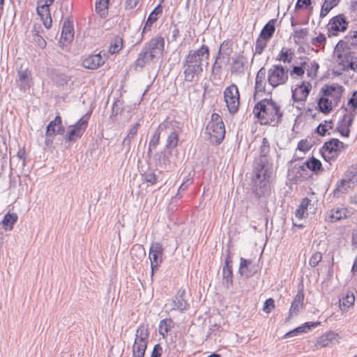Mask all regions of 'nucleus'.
<instances>
[{
  "mask_svg": "<svg viewBox=\"0 0 357 357\" xmlns=\"http://www.w3.org/2000/svg\"><path fill=\"white\" fill-rule=\"evenodd\" d=\"M269 151V142L264 137L259 147L260 158L254 163L252 177V190L258 197L267 196L271 192L270 178L272 169L266 158Z\"/></svg>",
  "mask_w": 357,
  "mask_h": 357,
  "instance_id": "f257e3e1",
  "label": "nucleus"
},
{
  "mask_svg": "<svg viewBox=\"0 0 357 357\" xmlns=\"http://www.w3.org/2000/svg\"><path fill=\"white\" fill-rule=\"evenodd\" d=\"M208 58L209 48L206 45H202L198 50H190L183 63L185 80L193 82L195 77L203 71V61H207Z\"/></svg>",
  "mask_w": 357,
  "mask_h": 357,
  "instance_id": "f03ea898",
  "label": "nucleus"
},
{
  "mask_svg": "<svg viewBox=\"0 0 357 357\" xmlns=\"http://www.w3.org/2000/svg\"><path fill=\"white\" fill-rule=\"evenodd\" d=\"M254 114L261 124L277 126L281 121L282 113L280 107L272 100L264 99L256 104Z\"/></svg>",
  "mask_w": 357,
  "mask_h": 357,
  "instance_id": "7ed1b4c3",
  "label": "nucleus"
},
{
  "mask_svg": "<svg viewBox=\"0 0 357 357\" xmlns=\"http://www.w3.org/2000/svg\"><path fill=\"white\" fill-rule=\"evenodd\" d=\"M165 48V40L157 36L146 43L135 61V68H143L146 64L155 62L162 54Z\"/></svg>",
  "mask_w": 357,
  "mask_h": 357,
  "instance_id": "20e7f679",
  "label": "nucleus"
},
{
  "mask_svg": "<svg viewBox=\"0 0 357 357\" xmlns=\"http://www.w3.org/2000/svg\"><path fill=\"white\" fill-rule=\"evenodd\" d=\"M159 130L162 131L163 135L167 136V149L172 151L177 146L178 136L182 131L179 122L167 119L159 124Z\"/></svg>",
  "mask_w": 357,
  "mask_h": 357,
  "instance_id": "39448f33",
  "label": "nucleus"
},
{
  "mask_svg": "<svg viewBox=\"0 0 357 357\" xmlns=\"http://www.w3.org/2000/svg\"><path fill=\"white\" fill-rule=\"evenodd\" d=\"M206 133L208 135L211 143L219 144L223 140L225 135V124L222 117L216 114H211L206 128Z\"/></svg>",
  "mask_w": 357,
  "mask_h": 357,
  "instance_id": "423d86ee",
  "label": "nucleus"
},
{
  "mask_svg": "<svg viewBox=\"0 0 357 357\" xmlns=\"http://www.w3.org/2000/svg\"><path fill=\"white\" fill-rule=\"evenodd\" d=\"M149 332L147 326L141 324L137 329L132 346V357H144L147 348Z\"/></svg>",
  "mask_w": 357,
  "mask_h": 357,
  "instance_id": "0eeeda50",
  "label": "nucleus"
},
{
  "mask_svg": "<svg viewBox=\"0 0 357 357\" xmlns=\"http://www.w3.org/2000/svg\"><path fill=\"white\" fill-rule=\"evenodd\" d=\"M89 119V116L85 115L81 117L74 125L69 126L64 136V140L75 142L79 139L87 128Z\"/></svg>",
  "mask_w": 357,
  "mask_h": 357,
  "instance_id": "6e6552de",
  "label": "nucleus"
},
{
  "mask_svg": "<svg viewBox=\"0 0 357 357\" xmlns=\"http://www.w3.org/2000/svg\"><path fill=\"white\" fill-rule=\"evenodd\" d=\"M288 79V70L281 65H273L268 70V82L273 88L282 85Z\"/></svg>",
  "mask_w": 357,
  "mask_h": 357,
  "instance_id": "1a4fd4ad",
  "label": "nucleus"
},
{
  "mask_svg": "<svg viewBox=\"0 0 357 357\" xmlns=\"http://www.w3.org/2000/svg\"><path fill=\"white\" fill-rule=\"evenodd\" d=\"M240 95L238 87L232 84L227 86L224 91V99L229 113L234 114L239 109Z\"/></svg>",
  "mask_w": 357,
  "mask_h": 357,
  "instance_id": "9d476101",
  "label": "nucleus"
},
{
  "mask_svg": "<svg viewBox=\"0 0 357 357\" xmlns=\"http://www.w3.org/2000/svg\"><path fill=\"white\" fill-rule=\"evenodd\" d=\"M343 146V142L335 138L326 142L321 150L324 159L327 162L335 160L338 156L340 147Z\"/></svg>",
  "mask_w": 357,
  "mask_h": 357,
  "instance_id": "9b49d317",
  "label": "nucleus"
},
{
  "mask_svg": "<svg viewBox=\"0 0 357 357\" xmlns=\"http://www.w3.org/2000/svg\"><path fill=\"white\" fill-rule=\"evenodd\" d=\"M163 247L159 242L152 243L149 249V259L151 261V278L154 271L158 270L162 261Z\"/></svg>",
  "mask_w": 357,
  "mask_h": 357,
  "instance_id": "f8f14e48",
  "label": "nucleus"
},
{
  "mask_svg": "<svg viewBox=\"0 0 357 357\" xmlns=\"http://www.w3.org/2000/svg\"><path fill=\"white\" fill-rule=\"evenodd\" d=\"M311 89L312 84L310 82L303 81L301 84L296 85V88L291 90L294 102H305Z\"/></svg>",
  "mask_w": 357,
  "mask_h": 357,
  "instance_id": "ddd939ff",
  "label": "nucleus"
},
{
  "mask_svg": "<svg viewBox=\"0 0 357 357\" xmlns=\"http://www.w3.org/2000/svg\"><path fill=\"white\" fill-rule=\"evenodd\" d=\"M106 59V53L100 52L98 54L89 55L84 59L82 61V66L85 68L95 70L103 65Z\"/></svg>",
  "mask_w": 357,
  "mask_h": 357,
  "instance_id": "4468645a",
  "label": "nucleus"
},
{
  "mask_svg": "<svg viewBox=\"0 0 357 357\" xmlns=\"http://www.w3.org/2000/svg\"><path fill=\"white\" fill-rule=\"evenodd\" d=\"M348 22L345 16L342 14L333 17L328 24V29L333 35H336L337 32L344 31L347 29Z\"/></svg>",
  "mask_w": 357,
  "mask_h": 357,
  "instance_id": "2eb2a0df",
  "label": "nucleus"
},
{
  "mask_svg": "<svg viewBox=\"0 0 357 357\" xmlns=\"http://www.w3.org/2000/svg\"><path fill=\"white\" fill-rule=\"evenodd\" d=\"M16 82L19 84L21 90L26 91L29 89L32 84L31 73L27 68L22 66L17 71V79Z\"/></svg>",
  "mask_w": 357,
  "mask_h": 357,
  "instance_id": "dca6fc26",
  "label": "nucleus"
},
{
  "mask_svg": "<svg viewBox=\"0 0 357 357\" xmlns=\"http://www.w3.org/2000/svg\"><path fill=\"white\" fill-rule=\"evenodd\" d=\"M64 127L62 124V119L59 115L56 116L54 120L51 121L46 128V136L54 137L56 135H63Z\"/></svg>",
  "mask_w": 357,
  "mask_h": 357,
  "instance_id": "f3484780",
  "label": "nucleus"
},
{
  "mask_svg": "<svg viewBox=\"0 0 357 357\" xmlns=\"http://www.w3.org/2000/svg\"><path fill=\"white\" fill-rule=\"evenodd\" d=\"M36 12L43 21L44 26L47 29H50L52 25V20L50 15V6L38 0Z\"/></svg>",
  "mask_w": 357,
  "mask_h": 357,
  "instance_id": "a211bd4d",
  "label": "nucleus"
},
{
  "mask_svg": "<svg viewBox=\"0 0 357 357\" xmlns=\"http://www.w3.org/2000/svg\"><path fill=\"white\" fill-rule=\"evenodd\" d=\"M343 87L337 84H333L330 86H325L321 91L324 96L331 98V100L337 105L342 97Z\"/></svg>",
  "mask_w": 357,
  "mask_h": 357,
  "instance_id": "6ab92c4d",
  "label": "nucleus"
},
{
  "mask_svg": "<svg viewBox=\"0 0 357 357\" xmlns=\"http://www.w3.org/2000/svg\"><path fill=\"white\" fill-rule=\"evenodd\" d=\"M185 289H179L174 296V298L172 300V310H178L181 312H183L185 310H187L190 305L185 299Z\"/></svg>",
  "mask_w": 357,
  "mask_h": 357,
  "instance_id": "aec40b11",
  "label": "nucleus"
},
{
  "mask_svg": "<svg viewBox=\"0 0 357 357\" xmlns=\"http://www.w3.org/2000/svg\"><path fill=\"white\" fill-rule=\"evenodd\" d=\"M304 293L303 289L297 291L296 296L291 302L289 311V318L297 316L303 307Z\"/></svg>",
  "mask_w": 357,
  "mask_h": 357,
  "instance_id": "412c9836",
  "label": "nucleus"
},
{
  "mask_svg": "<svg viewBox=\"0 0 357 357\" xmlns=\"http://www.w3.org/2000/svg\"><path fill=\"white\" fill-rule=\"evenodd\" d=\"M349 45L357 46V30L350 31L344 38V40H340L336 45L337 52L340 49H349ZM337 56L341 57L342 54L337 53Z\"/></svg>",
  "mask_w": 357,
  "mask_h": 357,
  "instance_id": "4be33fe9",
  "label": "nucleus"
},
{
  "mask_svg": "<svg viewBox=\"0 0 357 357\" xmlns=\"http://www.w3.org/2000/svg\"><path fill=\"white\" fill-rule=\"evenodd\" d=\"M231 73L236 75H243L247 63V59L241 54L236 55L231 59Z\"/></svg>",
  "mask_w": 357,
  "mask_h": 357,
  "instance_id": "5701e85b",
  "label": "nucleus"
},
{
  "mask_svg": "<svg viewBox=\"0 0 357 357\" xmlns=\"http://www.w3.org/2000/svg\"><path fill=\"white\" fill-rule=\"evenodd\" d=\"M354 114L350 115L344 114L341 121L338 123L337 130L340 135L343 137H348L350 134V127L352 126Z\"/></svg>",
  "mask_w": 357,
  "mask_h": 357,
  "instance_id": "b1692460",
  "label": "nucleus"
},
{
  "mask_svg": "<svg viewBox=\"0 0 357 357\" xmlns=\"http://www.w3.org/2000/svg\"><path fill=\"white\" fill-rule=\"evenodd\" d=\"M337 342H338V334L333 331H328L317 340L315 346L317 348H322Z\"/></svg>",
  "mask_w": 357,
  "mask_h": 357,
  "instance_id": "393cba45",
  "label": "nucleus"
},
{
  "mask_svg": "<svg viewBox=\"0 0 357 357\" xmlns=\"http://www.w3.org/2000/svg\"><path fill=\"white\" fill-rule=\"evenodd\" d=\"M231 262V257L228 256L225 259V264L222 268L223 284L227 289L231 287L233 284Z\"/></svg>",
  "mask_w": 357,
  "mask_h": 357,
  "instance_id": "a878e982",
  "label": "nucleus"
},
{
  "mask_svg": "<svg viewBox=\"0 0 357 357\" xmlns=\"http://www.w3.org/2000/svg\"><path fill=\"white\" fill-rule=\"evenodd\" d=\"M74 38V29L72 22L69 20H66L63 22L61 40L63 43H68Z\"/></svg>",
  "mask_w": 357,
  "mask_h": 357,
  "instance_id": "bb28decb",
  "label": "nucleus"
},
{
  "mask_svg": "<svg viewBox=\"0 0 357 357\" xmlns=\"http://www.w3.org/2000/svg\"><path fill=\"white\" fill-rule=\"evenodd\" d=\"M319 322H307L305 323L301 326H298L294 330L287 333L284 335L285 337H294L299 335L301 334L307 333L308 331H310L312 328H314L319 325Z\"/></svg>",
  "mask_w": 357,
  "mask_h": 357,
  "instance_id": "cd10ccee",
  "label": "nucleus"
},
{
  "mask_svg": "<svg viewBox=\"0 0 357 357\" xmlns=\"http://www.w3.org/2000/svg\"><path fill=\"white\" fill-rule=\"evenodd\" d=\"M42 30V27L40 25L34 24L33 29L31 31V35L33 41L35 44L40 48L43 49L46 47V41L43 38L42 36L40 35V32Z\"/></svg>",
  "mask_w": 357,
  "mask_h": 357,
  "instance_id": "c85d7f7f",
  "label": "nucleus"
},
{
  "mask_svg": "<svg viewBox=\"0 0 357 357\" xmlns=\"http://www.w3.org/2000/svg\"><path fill=\"white\" fill-rule=\"evenodd\" d=\"M266 70L264 68H260L257 72L255 78V93L264 92L266 86Z\"/></svg>",
  "mask_w": 357,
  "mask_h": 357,
  "instance_id": "c756f323",
  "label": "nucleus"
},
{
  "mask_svg": "<svg viewBox=\"0 0 357 357\" xmlns=\"http://www.w3.org/2000/svg\"><path fill=\"white\" fill-rule=\"evenodd\" d=\"M18 220V215L15 213H10L8 211L6 214H5L2 221L1 225L3 228L6 231H11L13 229L15 224L17 222Z\"/></svg>",
  "mask_w": 357,
  "mask_h": 357,
  "instance_id": "7c9ffc66",
  "label": "nucleus"
},
{
  "mask_svg": "<svg viewBox=\"0 0 357 357\" xmlns=\"http://www.w3.org/2000/svg\"><path fill=\"white\" fill-rule=\"evenodd\" d=\"M251 264L252 261L250 260L241 257L238 273L246 278L251 277L254 273V271L250 268Z\"/></svg>",
  "mask_w": 357,
  "mask_h": 357,
  "instance_id": "2f4dec72",
  "label": "nucleus"
},
{
  "mask_svg": "<svg viewBox=\"0 0 357 357\" xmlns=\"http://www.w3.org/2000/svg\"><path fill=\"white\" fill-rule=\"evenodd\" d=\"M162 13V8L158 5L149 15L148 19L144 24L143 33L146 31H150L153 23H155L158 18V15Z\"/></svg>",
  "mask_w": 357,
  "mask_h": 357,
  "instance_id": "473e14b6",
  "label": "nucleus"
},
{
  "mask_svg": "<svg viewBox=\"0 0 357 357\" xmlns=\"http://www.w3.org/2000/svg\"><path fill=\"white\" fill-rule=\"evenodd\" d=\"M322 165L319 160L311 157L308 160H305L303 164L300 167L302 170H305V168L311 170L313 172H317L321 169Z\"/></svg>",
  "mask_w": 357,
  "mask_h": 357,
  "instance_id": "72a5a7b5",
  "label": "nucleus"
},
{
  "mask_svg": "<svg viewBox=\"0 0 357 357\" xmlns=\"http://www.w3.org/2000/svg\"><path fill=\"white\" fill-rule=\"evenodd\" d=\"M353 187L352 184L344 176L342 179L337 183L334 190V196L339 197L340 194L347 193L348 190Z\"/></svg>",
  "mask_w": 357,
  "mask_h": 357,
  "instance_id": "f704fd0d",
  "label": "nucleus"
},
{
  "mask_svg": "<svg viewBox=\"0 0 357 357\" xmlns=\"http://www.w3.org/2000/svg\"><path fill=\"white\" fill-rule=\"evenodd\" d=\"M319 68V65L317 61H305V71H306L307 77L310 79H314L317 77Z\"/></svg>",
  "mask_w": 357,
  "mask_h": 357,
  "instance_id": "c9c22d12",
  "label": "nucleus"
},
{
  "mask_svg": "<svg viewBox=\"0 0 357 357\" xmlns=\"http://www.w3.org/2000/svg\"><path fill=\"white\" fill-rule=\"evenodd\" d=\"M340 1V0H324L319 14L320 18L325 17L333 8L338 5Z\"/></svg>",
  "mask_w": 357,
  "mask_h": 357,
  "instance_id": "e433bc0d",
  "label": "nucleus"
},
{
  "mask_svg": "<svg viewBox=\"0 0 357 357\" xmlns=\"http://www.w3.org/2000/svg\"><path fill=\"white\" fill-rule=\"evenodd\" d=\"M334 102L329 100V98L324 96L319 99L318 107L321 112L328 113L332 109V105Z\"/></svg>",
  "mask_w": 357,
  "mask_h": 357,
  "instance_id": "4c0bfd02",
  "label": "nucleus"
},
{
  "mask_svg": "<svg viewBox=\"0 0 357 357\" xmlns=\"http://www.w3.org/2000/svg\"><path fill=\"white\" fill-rule=\"evenodd\" d=\"M355 297L353 294H347L342 299H340V307L342 312L347 311L349 307L354 305Z\"/></svg>",
  "mask_w": 357,
  "mask_h": 357,
  "instance_id": "58836bf2",
  "label": "nucleus"
},
{
  "mask_svg": "<svg viewBox=\"0 0 357 357\" xmlns=\"http://www.w3.org/2000/svg\"><path fill=\"white\" fill-rule=\"evenodd\" d=\"M109 0H96V10L101 17H105L108 13Z\"/></svg>",
  "mask_w": 357,
  "mask_h": 357,
  "instance_id": "ea45409f",
  "label": "nucleus"
},
{
  "mask_svg": "<svg viewBox=\"0 0 357 357\" xmlns=\"http://www.w3.org/2000/svg\"><path fill=\"white\" fill-rule=\"evenodd\" d=\"M123 38L120 36H116L111 42L109 47V52L111 54L118 53L123 47Z\"/></svg>",
  "mask_w": 357,
  "mask_h": 357,
  "instance_id": "a19ab883",
  "label": "nucleus"
},
{
  "mask_svg": "<svg viewBox=\"0 0 357 357\" xmlns=\"http://www.w3.org/2000/svg\"><path fill=\"white\" fill-rule=\"evenodd\" d=\"M275 30V28L273 22H269L264 26L259 36L269 40L273 36Z\"/></svg>",
  "mask_w": 357,
  "mask_h": 357,
  "instance_id": "79ce46f5",
  "label": "nucleus"
},
{
  "mask_svg": "<svg viewBox=\"0 0 357 357\" xmlns=\"http://www.w3.org/2000/svg\"><path fill=\"white\" fill-rule=\"evenodd\" d=\"M344 176L354 186L357 183V166L349 167Z\"/></svg>",
  "mask_w": 357,
  "mask_h": 357,
  "instance_id": "37998d69",
  "label": "nucleus"
},
{
  "mask_svg": "<svg viewBox=\"0 0 357 357\" xmlns=\"http://www.w3.org/2000/svg\"><path fill=\"white\" fill-rule=\"evenodd\" d=\"M333 128V122L332 121H325L323 123H321L318 127L317 128V132L321 135L324 136L326 135H329V130Z\"/></svg>",
  "mask_w": 357,
  "mask_h": 357,
  "instance_id": "c03bdc74",
  "label": "nucleus"
},
{
  "mask_svg": "<svg viewBox=\"0 0 357 357\" xmlns=\"http://www.w3.org/2000/svg\"><path fill=\"white\" fill-rule=\"evenodd\" d=\"M346 217V210L342 208H337L331 211L329 218L331 222L337 221Z\"/></svg>",
  "mask_w": 357,
  "mask_h": 357,
  "instance_id": "a18cd8bd",
  "label": "nucleus"
},
{
  "mask_svg": "<svg viewBox=\"0 0 357 357\" xmlns=\"http://www.w3.org/2000/svg\"><path fill=\"white\" fill-rule=\"evenodd\" d=\"M139 126V123H136L135 125L132 126V127L129 130V132L126 137L123 139V144L130 146L132 139L137 135Z\"/></svg>",
  "mask_w": 357,
  "mask_h": 357,
  "instance_id": "49530a36",
  "label": "nucleus"
},
{
  "mask_svg": "<svg viewBox=\"0 0 357 357\" xmlns=\"http://www.w3.org/2000/svg\"><path fill=\"white\" fill-rule=\"evenodd\" d=\"M163 134L162 131L159 130V126L151 137L149 143V152L151 151V149H155L160 143V135Z\"/></svg>",
  "mask_w": 357,
  "mask_h": 357,
  "instance_id": "de8ad7c7",
  "label": "nucleus"
},
{
  "mask_svg": "<svg viewBox=\"0 0 357 357\" xmlns=\"http://www.w3.org/2000/svg\"><path fill=\"white\" fill-rule=\"evenodd\" d=\"M172 321L171 319H163L159 324V333L165 337L172 328Z\"/></svg>",
  "mask_w": 357,
  "mask_h": 357,
  "instance_id": "09e8293b",
  "label": "nucleus"
},
{
  "mask_svg": "<svg viewBox=\"0 0 357 357\" xmlns=\"http://www.w3.org/2000/svg\"><path fill=\"white\" fill-rule=\"evenodd\" d=\"M268 41V40L259 36L256 41L255 54H261L263 51L267 46Z\"/></svg>",
  "mask_w": 357,
  "mask_h": 357,
  "instance_id": "8fccbe9b",
  "label": "nucleus"
},
{
  "mask_svg": "<svg viewBox=\"0 0 357 357\" xmlns=\"http://www.w3.org/2000/svg\"><path fill=\"white\" fill-rule=\"evenodd\" d=\"M305 61H303L299 66H294L289 73L291 77H302L305 73Z\"/></svg>",
  "mask_w": 357,
  "mask_h": 357,
  "instance_id": "3c124183",
  "label": "nucleus"
},
{
  "mask_svg": "<svg viewBox=\"0 0 357 357\" xmlns=\"http://www.w3.org/2000/svg\"><path fill=\"white\" fill-rule=\"evenodd\" d=\"M231 53V49L229 46V43L227 41H224L219 49L218 55H220V56H222L225 58V56H227V62L228 61V57Z\"/></svg>",
  "mask_w": 357,
  "mask_h": 357,
  "instance_id": "603ef678",
  "label": "nucleus"
},
{
  "mask_svg": "<svg viewBox=\"0 0 357 357\" xmlns=\"http://www.w3.org/2000/svg\"><path fill=\"white\" fill-rule=\"evenodd\" d=\"M225 58L222 56H220V55H217L215 62L212 66V73L214 75H220L222 72V62Z\"/></svg>",
  "mask_w": 357,
  "mask_h": 357,
  "instance_id": "864d4df0",
  "label": "nucleus"
},
{
  "mask_svg": "<svg viewBox=\"0 0 357 357\" xmlns=\"http://www.w3.org/2000/svg\"><path fill=\"white\" fill-rule=\"evenodd\" d=\"M289 54H291V50L289 49L282 48L279 56L278 60L283 62V63H290L291 61V56H289Z\"/></svg>",
  "mask_w": 357,
  "mask_h": 357,
  "instance_id": "5fc2aeb1",
  "label": "nucleus"
},
{
  "mask_svg": "<svg viewBox=\"0 0 357 357\" xmlns=\"http://www.w3.org/2000/svg\"><path fill=\"white\" fill-rule=\"evenodd\" d=\"M322 259V255L319 252L314 253L309 260V264L312 267H316Z\"/></svg>",
  "mask_w": 357,
  "mask_h": 357,
  "instance_id": "6e6d98bb",
  "label": "nucleus"
},
{
  "mask_svg": "<svg viewBox=\"0 0 357 357\" xmlns=\"http://www.w3.org/2000/svg\"><path fill=\"white\" fill-rule=\"evenodd\" d=\"M326 36L323 33H319L317 37L312 38V43L317 47H324L326 43Z\"/></svg>",
  "mask_w": 357,
  "mask_h": 357,
  "instance_id": "4d7b16f0",
  "label": "nucleus"
},
{
  "mask_svg": "<svg viewBox=\"0 0 357 357\" xmlns=\"http://www.w3.org/2000/svg\"><path fill=\"white\" fill-rule=\"evenodd\" d=\"M144 179L146 183H150L151 185L155 184L157 181L156 175L151 172H146L144 174Z\"/></svg>",
  "mask_w": 357,
  "mask_h": 357,
  "instance_id": "13d9d810",
  "label": "nucleus"
},
{
  "mask_svg": "<svg viewBox=\"0 0 357 357\" xmlns=\"http://www.w3.org/2000/svg\"><path fill=\"white\" fill-rule=\"evenodd\" d=\"M308 33V29L307 28L300 29L294 31V37L298 40H303Z\"/></svg>",
  "mask_w": 357,
  "mask_h": 357,
  "instance_id": "bf43d9fd",
  "label": "nucleus"
},
{
  "mask_svg": "<svg viewBox=\"0 0 357 357\" xmlns=\"http://www.w3.org/2000/svg\"><path fill=\"white\" fill-rule=\"evenodd\" d=\"M274 307V300L273 298H268L264 302L263 310L264 312L269 313Z\"/></svg>",
  "mask_w": 357,
  "mask_h": 357,
  "instance_id": "052dcab7",
  "label": "nucleus"
},
{
  "mask_svg": "<svg viewBox=\"0 0 357 357\" xmlns=\"http://www.w3.org/2000/svg\"><path fill=\"white\" fill-rule=\"evenodd\" d=\"M162 352L163 349L162 346L160 344H157L153 347L151 357H160Z\"/></svg>",
  "mask_w": 357,
  "mask_h": 357,
  "instance_id": "680f3d73",
  "label": "nucleus"
},
{
  "mask_svg": "<svg viewBox=\"0 0 357 357\" xmlns=\"http://www.w3.org/2000/svg\"><path fill=\"white\" fill-rule=\"evenodd\" d=\"M311 4V0H297L296 3V9L306 8Z\"/></svg>",
  "mask_w": 357,
  "mask_h": 357,
  "instance_id": "e2e57ef3",
  "label": "nucleus"
},
{
  "mask_svg": "<svg viewBox=\"0 0 357 357\" xmlns=\"http://www.w3.org/2000/svg\"><path fill=\"white\" fill-rule=\"evenodd\" d=\"M17 157L22 161V165H25V161L26 158L25 149L24 148H20L17 153Z\"/></svg>",
  "mask_w": 357,
  "mask_h": 357,
  "instance_id": "0e129e2a",
  "label": "nucleus"
},
{
  "mask_svg": "<svg viewBox=\"0 0 357 357\" xmlns=\"http://www.w3.org/2000/svg\"><path fill=\"white\" fill-rule=\"evenodd\" d=\"M139 2V0H126L125 1V8L126 10H131L136 7Z\"/></svg>",
  "mask_w": 357,
  "mask_h": 357,
  "instance_id": "69168bd1",
  "label": "nucleus"
},
{
  "mask_svg": "<svg viewBox=\"0 0 357 357\" xmlns=\"http://www.w3.org/2000/svg\"><path fill=\"white\" fill-rule=\"evenodd\" d=\"M349 104L354 109L357 108V91L353 93L352 97L349 100Z\"/></svg>",
  "mask_w": 357,
  "mask_h": 357,
  "instance_id": "338daca9",
  "label": "nucleus"
},
{
  "mask_svg": "<svg viewBox=\"0 0 357 357\" xmlns=\"http://www.w3.org/2000/svg\"><path fill=\"white\" fill-rule=\"evenodd\" d=\"M351 243L353 247L357 248V228L353 230Z\"/></svg>",
  "mask_w": 357,
  "mask_h": 357,
  "instance_id": "774afa93",
  "label": "nucleus"
}]
</instances>
